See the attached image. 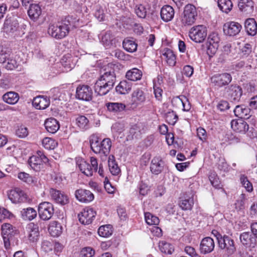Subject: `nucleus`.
<instances>
[{"label": "nucleus", "instance_id": "52", "mask_svg": "<svg viewBox=\"0 0 257 257\" xmlns=\"http://www.w3.org/2000/svg\"><path fill=\"white\" fill-rule=\"evenodd\" d=\"M145 218L146 223L153 226L158 225L160 222L159 218L149 212L145 213Z\"/></svg>", "mask_w": 257, "mask_h": 257}, {"label": "nucleus", "instance_id": "61", "mask_svg": "<svg viewBox=\"0 0 257 257\" xmlns=\"http://www.w3.org/2000/svg\"><path fill=\"white\" fill-rule=\"evenodd\" d=\"M240 181L243 186L248 192H251L253 190L251 183L248 180L247 177L242 176L240 177Z\"/></svg>", "mask_w": 257, "mask_h": 257}, {"label": "nucleus", "instance_id": "17", "mask_svg": "<svg viewBox=\"0 0 257 257\" xmlns=\"http://www.w3.org/2000/svg\"><path fill=\"white\" fill-rule=\"evenodd\" d=\"M49 193L53 200L61 205L67 204L69 202L68 196L61 191L50 188Z\"/></svg>", "mask_w": 257, "mask_h": 257}, {"label": "nucleus", "instance_id": "45", "mask_svg": "<svg viewBox=\"0 0 257 257\" xmlns=\"http://www.w3.org/2000/svg\"><path fill=\"white\" fill-rule=\"evenodd\" d=\"M76 124L82 131H85L90 127L89 121L84 115H80L76 117Z\"/></svg>", "mask_w": 257, "mask_h": 257}, {"label": "nucleus", "instance_id": "4", "mask_svg": "<svg viewBox=\"0 0 257 257\" xmlns=\"http://www.w3.org/2000/svg\"><path fill=\"white\" fill-rule=\"evenodd\" d=\"M48 162L49 159L41 151H38L37 155L31 156L28 160L30 166L36 172L44 171Z\"/></svg>", "mask_w": 257, "mask_h": 257}, {"label": "nucleus", "instance_id": "5", "mask_svg": "<svg viewBox=\"0 0 257 257\" xmlns=\"http://www.w3.org/2000/svg\"><path fill=\"white\" fill-rule=\"evenodd\" d=\"M114 66L113 64L109 63L103 67L100 71V76L97 80L103 83L106 82L113 87L116 81V75L113 68Z\"/></svg>", "mask_w": 257, "mask_h": 257}, {"label": "nucleus", "instance_id": "50", "mask_svg": "<svg viewBox=\"0 0 257 257\" xmlns=\"http://www.w3.org/2000/svg\"><path fill=\"white\" fill-rule=\"evenodd\" d=\"M18 178L21 181L28 184H31L36 182L35 177L24 172L19 173L18 174Z\"/></svg>", "mask_w": 257, "mask_h": 257}, {"label": "nucleus", "instance_id": "62", "mask_svg": "<svg viewBox=\"0 0 257 257\" xmlns=\"http://www.w3.org/2000/svg\"><path fill=\"white\" fill-rule=\"evenodd\" d=\"M16 134L20 138H25L28 135V128L24 126H20L16 130Z\"/></svg>", "mask_w": 257, "mask_h": 257}, {"label": "nucleus", "instance_id": "11", "mask_svg": "<svg viewBox=\"0 0 257 257\" xmlns=\"http://www.w3.org/2000/svg\"><path fill=\"white\" fill-rule=\"evenodd\" d=\"M232 80V76L228 73H217L210 78V81L214 86L219 87L227 85Z\"/></svg>", "mask_w": 257, "mask_h": 257}, {"label": "nucleus", "instance_id": "39", "mask_svg": "<svg viewBox=\"0 0 257 257\" xmlns=\"http://www.w3.org/2000/svg\"><path fill=\"white\" fill-rule=\"evenodd\" d=\"M62 229L61 224L56 221H52L48 228L49 233L54 237L59 236L62 232Z\"/></svg>", "mask_w": 257, "mask_h": 257}, {"label": "nucleus", "instance_id": "64", "mask_svg": "<svg viewBox=\"0 0 257 257\" xmlns=\"http://www.w3.org/2000/svg\"><path fill=\"white\" fill-rule=\"evenodd\" d=\"M94 16L95 18L99 21H103L105 19V15L103 12V10L102 8H98L96 9Z\"/></svg>", "mask_w": 257, "mask_h": 257}, {"label": "nucleus", "instance_id": "55", "mask_svg": "<svg viewBox=\"0 0 257 257\" xmlns=\"http://www.w3.org/2000/svg\"><path fill=\"white\" fill-rule=\"evenodd\" d=\"M166 121L170 124L174 125L178 120V116L173 111L165 112Z\"/></svg>", "mask_w": 257, "mask_h": 257}, {"label": "nucleus", "instance_id": "15", "mask_svg": "<svg viewBox=\"0 0 257 257\" xmlns=\"http://www.w3.org/2000/svg\"><path fill=\"white\" fill-rule=\"evenodd\" d=\"M96 215V212L92 208L86 207L78 215L79 221L83 224H89L92 223Z\"/></svg>", "mask_w": 257, "mask_h": 257}, {"label": "nucleus", "instance_id": "49", "mask_svg": "<svg viewBox=\"0 0 257 257\" xmlns=\"http://www.w3.org/2000/svg\"><path fill=\"white\" fill-rule=\"evenodd\" d=\"M98 233L102 237H109L112 233L111 225L108 224L100 226L98 229Z\"/></svg>", "mask_w": 257, "mask_h": 257}, {"label": "nucleus", "instance_id": "58", "mask_svg": "<svg viewBox=\"0 0 257 257\" xmlns=\"http://www.w3.org/2000/svg\"><path fill=\"white\" fill-rule=\"evenodd\" d=\"M135 13L139 18H145L147 15V10L143 5H139L136 6Z\"/></svg>", "mask_w": 257, "mask_h": 257}, {"label": "nucleus", "instance_id": "28", "mask_svg": "<svg viewBox=\"0 0 257 257\" xmlns=\"http://www.w3.org/2000/svg\"><path fill=\"white\" fill-rule=\"evenodd\" d=\"M238 8L245 15H250L253 11V3L252 0H239Z\"/></svg>", "mask_w": 257, "mask_h": 257}, {"label": "nucleus", "instance_id": "29", "mask_svg": "<svg viewBox=\"0 0 257 257\" xmlns=\"http://www.w3.org/2000/svg\"><path fill=\"white\" fill-rule=\"evenodd\" d=\"M33 104L37 109H44L49 105L50 100L46 96H38L34 98Z\"/></svg>", "mask_w": 257, "mask_h": 257}, {"label": "nucleus", "instance_id": "7", "mask_svg": "<svg viewBox=\"0 0 257 257\" xmlns=\"http://www.w3.org/2000/svg\"><path fill=\"white\" fill-rule=\"evenodd\" d=\"M197 12L195 7L191 4L186 5L182 15L181 22L182 26H187L193 24L196 19Z\"/></svg>", "mask_w": 257, "mask_h": 257}, {"label": "nucleus", "instance_id": "53", "mask_svg": "<svg viewBox=\"0 0 257 257\" xmlns=\"http://www.w3.org/2000/svg\"><path fill=\"white\" fill-rule=\"evenodd\" d=\"M153 88L155 97L158 100L161 99V83L159 75L153 79Z\"/></svg>", "mask_w": 257, "mask_h": 257}, {"label": "nucleus", "instance_id": "46", "mask_svg": "<svg viewBox=\"0 0 257 257\" xmlns=\"http://www.w3.org/2000/svg\"><path fill=\"white\" fill-rule=\"evenodd\" d=\"M29 239L32 242L36 241L39 236V228L37 225L31 223L29 225Z\"/></svg>", "mask_w": 257, "mask_h": 257}, {"label": "nucleus", "instance_id": "35", "mask_svg": "<svg viewBox=\"0 0 257 257\" xmlns=\"http://www.w3.org/2000/svg\"><path fill=\"white\" fill-rule=\"evenodd\" d=\"M174 16V10L169 5H165L162 8V20L166 22L172 20Z\"/></svg>", "mask_w": 257, "mask_h": 257}, {"label": "nucleus", "instance_id": "36", "mask_svg": "<svg viewBox=\"0 0 257 257\" xmlns=\"http://www.w3.org/2000/svg\"><path fill=\"white\" fill-rule=\"evenodd\" d=\"M19 24L16 19H6L4 23V29L7 33H14L17 31Z\"/></svg>", "mask_w": 257, "mask_h": 257}, {"label": "nucleus", "instance_id": "20", "mask_svg": "<svg viewBox=\"0 0 257 257\" xmlns=\"http://www.w3.org/2000/svg\"><path fill=\"white\" fill-rule=\"evenodd\" d=\"M214 247V240L210 237H206L203 238L200 242V250L201 253L206 254L211 252Z\"/></svg>", "mask_w": 257, "mask_h": 257}, {"label": "nucleus", "instance_id": "57", "mask_svg": "<svg viewBox=\"0 0 257 257\" xmlns=\"http://www.w3.org/2000/svg\"><path fill=\"white\" fill-rule=\"evenodd\" d=\"M209 179L212 185L215 188H221L220 182L215 173H211L210 174Z\"/></svg>", "mask_w": 257, "mask_h": 257}, {"label": "nucleus", "instance_id": "1", "mask_svg": "<svg viewBox=\"0 0 257 257\" xmlns=\"http://www.w3.org/2000/svg\"><path fill=\"white\" fill-rule=\"evenodd\" d=\"M78 25L79 19L77 17L67 16L57 23L50 24L48 33L52 37L61 39L68 35L71 29L75 28Z\"/></svg>", "mask_w": 257, "mask_h": 257}, {"label": "nucleus", "instance_id": "30", "mask_svg": "<svg viewBox=\"0 0 257 257\" xmlns=\"http://www.w3.org/2000/svg\"><path fill=\"white\" fill-rule=\"evenodd\" d=\"M41 14L42 9L39 4H30L28 10V14L32 20L37 21Z\"/></svg>", "mask_w": 257, "mask_h": 257}, {"label": "nucleus", "instance_id": "43", "mask_svg": "<svg viewBox=\"0 0 257 257\" xmlns=\"http://www.w3.org/2000/svg\"><path fill=\"white\" fill-rule=\"evenodd\" d=\"M108 166L110 173L113 175H117L120 172V169L116 163L113 155H110L108 160Z\"/></svg>", "mask_w": 257, "mask_h": 257}, {"label": "nucleus", "instance_id": "51", "mask_svg": "<svg viewBox=\"0 0 257 257\" xmlns=\"http://www.w3.org/2000/svg\"><path fill=\"white\" fill-rule=\"evenodd\" d=\"M5 67L8 70H13L17 68L20 65V62L16 60V58L9 56L5 64H3Z\"/></svg>", "mask_w": 257, "mask_h": 257}, {"label": "nucleus", "instance_id": "18", "mask_svg": "<svg viewBox=\"0 0 257 257\" xmlns=\"http://www.w3.org/2000/svg\"><path fill=\"white\" fill-rule=\"evenodd\" d=\"M194 203V194L192 192H188L180 198L179 205L182 210H191Z\"/></svg>", "mask_w": 257, "mask_h": 257}, {"label": "nucleus", "instance_id": "16", "mask_svg": "<svg viewBox=\"0 0 257 257\" xmlns=\"http://www.w3.org/2000/svg\"><path fill=\"white\" fill-rule=\"evenodd\" d=\"M144 133V126L141 123H137L132 125L126 136L127 141L138 140L141 138Z\"/></svg>", "mask_w": 257, "mask_h": 257}, {"label": "nucleus", "instance_id": "22", "mask_svg": "<svg viewBox=\"0 0 257 257\" xmlns=\"http://www.w3.org/2000/svg\"><path fill=\"white\" fill-rule=\"evenodd\" d=\"M76 198L82 202H90L94 199V195L89 190L80 189L75 191Z\"/></svg>", "mask_w": 257, "mask_h": 257}, {"label": "nucleus", "instance_id": "42", "mask_svg": "<svg viewBox=\"0 0 257 257\" xmlns=\"http://www.w3.org/2000/svg\"><path fill=\"white\" fill-rule=\"evenodd\" d=\"M132 87V84L127 80L121 81L118 85L115 87L117 92L120 94H125L128 93Z\"/></svg>", "mask_w": 257, "mask_h": 257}, {"label": "nucleus", "instance_id": "9", "mask_svg": "<svg viewBox=\"0 0 257 257\" xmlns=\"http://www.w3.org/2000/svg\"><path fill=\"white\" fill-rule=\"evenodd\" d=\"M53 205L49 202L41 203L38 206V214L40 218L43 220L50 219L54 214Z\"/></svg>", "mask_w": 257, "mask_h": 257}, {"label": "nucleus", "instance_id": "6", "mask_svg": "<svg viewBox=\"0 0 257 257\" xmlns=\"http://www.w3.org/2000/svg\"><path fill=\"white\" fill-rule=\"evenodd\" d=\"M90 164L84 159H79L76 161V164L80 171L87 176H91L93 172H96L98 168L97 159L94 157L90 159Z\"/></svg>", "mask_w": 257, "mask_h": 257}, {"label": "nucleus", "instance_id": "24", "mask_svg": "<svg viewBox=\"0 0 257 257\" xmlns=\"http://www.w3.org/2000/svg\"><path fill=\"white\" fill-rule=\"evenodd\" d=\"M239 239L241 244L246 246H254L256 244V237L248 232H243L239 235Z\"/></svg>", "mask_w": 257, "mask_h": 257}, {"label": "nucleus", "instance_id": "26", "mask_svg": "<svg viewBox=\"0 0 257 257\" xmlns=\"http://www.w3.org/2000/svg\"><path fill=\"white\" fill-rule=\"evenodd\" d=\"M233 112L234 115L240 119H248L251 116L250 109L244 105H236Z\"/></svg>", "mask_w": 257, "mask_h": 257}, {"label": "nucleus", "instance_id": "48", "mask_svg": "<svg viewBox=\"0 0 257 257\" xmlns=\"http://www.w3.org/2000/svg\"><path fill=\"white\" fill-rule=\"evenodd\" d=\"M218 6L222 12L226 14L232 8V3L230 0H218Z\"/></svg>", "mask_w": 257, "mask_h": 257}, {"label": "nucleus", "instance_id": "34", "mask_svg": "<svg viewBox=\"0 0 257 257\" xmlns=\"http://www.w3.org/2000/svg\"><path fill=\"white\" fill-rule=\"evenodd\" d=\"M4 102L8 104L14 105L16 104L19 99V94L14 91H9L5 93L2 97Z\"/></svg>", "mask_w": 257, "mask_h": 257}, {"label": "nucleus", "instance_id": "60", "mask_svg": "<svg viewBox=\"0 0 257 257\" xmlns=\"http://www.w3.org/2000/svg\"><path fill=\"white\" fill-rule=\"evenodd\" d=\"M163 245L162 246V252L166 254H171L174 250V246L170 243L162 242Z\"/></svg>", "mask_w": 257, "mask_h": 257}, {"label": "nucleus", "instance_id": "12", "mask_svg": "<svg viewBox=\"0 0 257 257\" xmlns=\"http://www.w3.org/2000/svg\"><path fill=\"white\" fill-rule=\"evenodd\" d=\"M9 199L13 203L26 202L28 200L27 195L19 188H16L8 193Z\"/></svg>", "mask_w": 257, "mask_h": 257}, {"label": "nucleus", "instance_id": "14", "mask_svg": "<svg viewBox=\"0 0 257 257\" xmlns=\"http://www.w3.org/2000/svg\"><path fill=\"white\" fill-rule=\"evenodd\" d=\"M92 90L87 85H79L76 91V98L84 101H90L92 98Z\"/></svg>", "mask_w": 257, "mask_h": 257}, {"label": "nucleus", "instance_id": "8", "mask_svg": "<svg viewBox=\"0 0 257 257\" xmlns=\"http://www.w3.org/2000/svg\"><path fill=\"white\" fill-rule=\"evenodd\" d=\"M189 37L196 43H202L207 36V28L203 25L192 27L189 31Z\"/></svg>", "mask_w": 257, "mask_h": 257}, {"label": "nucleus", "instance_id": "44", "mask_svg": "<svg viewBox=\"0 0 257 257\" xmlns=\"http://www.w3.org/2000/svg\"><path fill=\"white\" fill-rule=\"evenodd\" d=\"M61 63L65 69V71L71 70L75 66L71 55L68 54L64 56L61 59Z\"/></svg>", "mask_w": 257, "mask_h": 257}, {"label": "nucleus", "instance_id": "19", "mask_svg": "<svg viewBox=\"0 0 257 257\" xmlns=\"http://www.w3.org/2000/svg\"><path fill=\"white\" fill-rule=\"evenodd\" d=\"M242 29L241 25L237 22H228L223 25V30L225 35L235 36L239 34Z\"/></svg>", "mask_w": 257, "mask_h": 257}, {"label": "nucleus", "instance_id": "23", "mask_svg": "<svg viewBox=\"0 0 257 257\" xmlns=\"http://www.w3.org/2000/svg\"><path fill=\"white\" fill-rule=\"evenodd\" d=\"M231 126L234 131L243 134H245L249 130L248 124L242 119L232 120Z\"/></svg>", "mask_w": 257, "mask_h": 257}, {"label": "nucleus", "instance_id": "47", "mask_svg": "<svg viewBox=\"0 0 257 257\" xmlns=\"http://www.w3.org/2000/svg\"><path fill=\"white\" fill-rule=\"evenodd\" d=\"M142 76V73L141 70L137 68H133L128 70L125 75L126 78L131 81H137L140 80Z\"/></svg>", "mask_w": 257, "mask_h": 257}, {"label": "nucleus", "instance_id": "25", "mask_svg": "<svg viewBox=\"0 0 257 257\" xmlns=\"http://www.w3.org/2000/svg\"><path fill=\"white\" fill-rule=\"evenodd\" d=\"M227 93L231 100L238 101L242 95V91L239 86L231 84L228 88Z\"/></svg>", "mask_w": 257, "mask_h": 257}, {"label": "nucleus", "instance_id": "38", "mask_svg": "<svg viewBox=\"0 0 257 257\" xmlns=\"http://www.w3.org/2000/svg\"><path fill=\"white\" fill-rule=\"evenodd\" d=\"M247 33L250 36H254L257 32V24L253 19H247L244 24Z\"/></svg>", "mask_w": 257, "mask_h": 257}, {"label": "nucleus", "instance_id": "37", "mask_svg": "<svg viewBox=\"0 0 257 257\" xmlns=\"http://www.w3.org/2000/svg\"><path fill=\"white\" fill-rule=\"evenodd\" d=\"M22 218L25 220H32L37 217V212L33 208L28 207L21 211Z\"/></svg>", "mask_w": 257, "mask_h": 257}, {"label": "nucleus", "instance_id": "56", "mask_svg": "<svg viewBox=\"0 0 257 257\" xmlns=\"http://www.w3.org/2000/svg\"><path fill=\"white\" fill-rule=\"evenodd\" d=\"M44 147L48 150H53L57 145V143L50 138H45L42 141Z\"/></svg>", "mask_w": 257, "mask_h": 257}, {"label": "nucleus", "instance_id": "27", "mask_svg": "<svg viewBox=\"0 0 257 257\" xmlns=\"http://www.w3.org/2000/svg\"><path fill=\"white\" fill-rule=\"evenodd\" d=\"M113 87L101 81L97 80L94 85V89L95 93L102 96L106 94Z\"/></svg>", "mask_w": 257, "mask_h": 257}, {"label": "nucleus", "instance_id": "31", "mask_svg": "<svg viewBox=\"0 0 257 257\" xmlns=\"http://www.w3.org/2000/svg\"><path fill=\"white\" fill-rule=\"evenodd\" d=\"M46 130L50 133L55 134L60 128L59 122L54 118L47 119L44 123Z\"/></svg>", "mask_w": 257, "mask_h": 257}, {"label": "nucleus", "instance_id": "32", "mask_svg": "<svg viewBox=\"0 0 257 257\" xmlns=\"http://www.w3.org/2000/svg\"><path fill=\"white\" fill-rule=\"evenodd\" d=\"M105 106L108 111L114 114L123 111L126 108L125 105L121 102H107Z\"/></svg>", "mask_w": 257, "mask_h": 257}, {"label": "nucleus", "instance_id": "13", "mask_svg": "<svg viewBox=\"0 0 257 257\" xmlns=\"http://www.w3.org/2000/svg\"><path fill=\"white\" fill-rule=\"evenodd\" d=\"M219 41L217 34L213 33L209 35L207 42V53L209 57H212L217 52Z\"/></svg>", "mask_w": 257, "mask_h": 257}, {"label": "nucleus", "instance_id": "33", "mask_svg": "<svg viewBox=\"0 0 257 257\" xmlns=\"http://www.w3.org/2000/svg\"><path fill=\"white\" fill-rule=\"evenodd\" d=\"M101 42L106 48H110L115 44V36L111 31H107L102 35Z\"/></svg>", "mask_w": 257, "mask_h": 257}, {"label": "nucleus", "instance_id": "21", "mask_svg": "<svg viewBox=\"0 0 257 257\" xmlns=\"http://www.w3.org/2000/svg\"><path fill=\"white\" fill-rule=\"evenodd\" d=\"M146 100V95L144 91L139 88L134 91L132 94V107L136 108L142 104Z\"/></svg>", "mask_w": 257, "mask_h": 257}, {"label": "nucleus", "instance_id": "41", "mask_svg": "<svg viewBox=\"0 0 257 257\" xmlns=\"http://www.w3.org/2000/svg\"><path fill=\"white\" fill-rule=\"evenodd\" d=\"M162 55L164 56L163 59L169 65L173 66L175 65L176 57L171 50L168 48L165 49L162 52Z\"/></svg>", "mask_w": 257, "mask_h": 257}, {"label": "nucleus", "instance_id": "54", "mask_svg": "<svg viewBox=\"0 0 257 257\" xmlns=\"http://www.w3.org/2000/svg\"><path fill=\"white\" fill-rule=\"evenodd\" d=\"M161 160L159 158H154L152 161L150 169L152 173L158 175L161 173Z\"/></svg>", "mask_w": 257, "mask_h": 257}, {"label": "nucleus", "instance_id": "63", "mask_svg": "<svg viewBox=\"0 0 257 257\" xmlns=\"http://www.w3.org/2000/svg\"><path fill=\"white\" fill-rule=\"evenodd\" d=\"M245 195L242 194L239 199L235 203V208L237 210H241L244 208Z\"/></svg>", "mask_w": 257, "mask_h": 257}, {"label": "nucleus", "instance_id": "2", "mask_svg": "<svg viewBox=\"0 0 257 257\" xmlns=\"http://www.w3.org/2000/svg\"><path fill=\"white\" fill-rule=\"evenodd\" d=\"M89 143L91 150L101 157H107L110 151L112 146L111 141L106 138L101 141L96 134H92L89 137Z\"/></svg>", "mask_w": 257, "mask_h": 257}, {"label": "nucleus", "instance_id": "40", "mask_svg": "<svg viewBox=\"0 0 257 257\" xmlns=\"http://www.w3.org/2000/svg\"><path fill=\"white\" fill-rule=\"evenodd\" d=\"M122 46L126 51L133 53L137 51L138 45L133 38H125L122 42Z\"/></svg>", "mask_w": 257, "mask_h": 257}, {"label": "nucleus", "instance_id": "59", "mask_svg": "<svg viewBox=\"0 0 257 257\" xmlns=\"http://www.w3.org/2000/svg\"><path fill=\"white\" fill-rule=\"evenodd\" d=\"M10 55L7 49L0 45V63L5 64Z\"/></svg>", "mask_w": 257, "mask_h": 257}, {"label": "nucleus", "instance_id": "3", "mask_svg": "<svg viewBox=\"0 0 257 257\" xmlns=\"http://www.w3.org/2000/svg\"><path fill=\"white\" fill-rule=\"evenodd\" d=\"M1 230V234L6 249H9L11 246H14L19 245V232L11 224L9 223L3 224Z\"/></svg>", "mask_w": 257, "mask_h": 257}, {"label": "nucleus", "instance_id": "10", "mask_svg": "<svg viewBox=\"0 0 257 257\" xmlns=\"http://www.w3.org/2000/svg\"><path fill=\"white\" fill-rule=\"evenodd\" d=\"M218 244L219 248L224 250L228 256L233 254L236 251L234 240L228 235H224Z\"/></svg>", "mask_w": 257, "mask_h": 257}]
</instances>
